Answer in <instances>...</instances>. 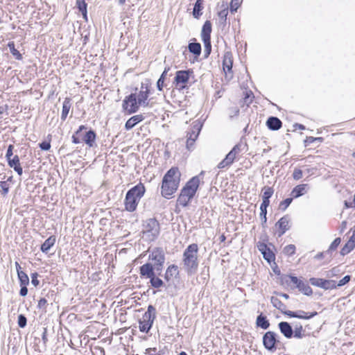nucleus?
<instances>
[{
    "label": "nucleus",
    "mask_w": 355,
    "mask_h": 355,
    "mask_svg": "<svg viewBox=\"0 0 355 355\" xmlns=\"http://www.w3.org/2000/svg\"><path fill=\"white\" fill-rule=\"evenodd\" d=\"M205 171H202L198 175L191 178L181 189L177 199V203L183 207H187L190 201L196 196V192L203 179Z\"/></svg>",
    "instance_id": "1"
},
{
    "label": "nucleus",
    "mask_w": 355,
    "mask_h": 355,
    "mask_svg": "<svg viewBox=\"0 0 355 355\" xmlns=\"http://www.w3.org/2000/svg\"><path fill=\"white\" fill-rule=\"evenodd\" d=\"M181 173L178 167L171 168L164 175L161 194L167 199H169L178 190L180 182Z\"/></svg>",
    "instance_id": "2"
},
{
    "label": "nucleus",
    "mask_w": 355,
    "mask_h": 355,
    "mask_svg": "<svg viewBox=\"0 0 355 355\" xmlns=\"http://www.w3.org/2000/svg\"><path fill=\"white\" fill-rule=\"evenodd\" d=\"M198 245L197 243L189 245L184 250L182 257L184 268L187 274L189 276L196 273L198 268Z\"/></svg>",
    "instance_id": "3"
},
{
    "label": "nucleus",
    "mask_w": 355,
    "mask_h": 355,
    "mask_svg": "<svg viewBox=\"0 0 355 355\" xmlns=\"http://www.w3.org/2000/svg\"><path fill=\"white\" fill-rule=\"evenodd\" d=\"M146 192V188L141 182L130 189L125 197V210L132 212L136 210L138 203Z\"/></svg>",
    "instance_id": "4"
},
{
    "label": "nucleus",
    "mask_w": 355,
    "mask_h": 355,
    "mask_svg": "<svg viewBox=\"0 0 355 355\" xmlns=\"http://www.w3.org/2000/svg\"><path fill=\"white\" fill-rule=\"evenodd\" d=\"M149 251L148 260L150 262H147L139 267V270H145L144 268L146 266H151L153 270H156L158 275H161V272L164 268V262L166 260L165 252L162 248L155 247Z\"/></svg>",
    "instance_id": "5"
},
{
    "label": "nucleus",
    "mask_w": 355,
    "mask_h": 355,
    "mask_svg": "<svg viewBox=\"0 0 355 355\" xmlns=\"http://www.w3.org/2000/svg\"><path fill=\"white\" fill-rule=\"evenodd\" d=\"M156 314L155 307L151 304L148 305L147 311L139 320V329L141 332L148 334L150 331L156 318Z\"/></svg>",
    "instance_id": "6"
},
{
    "label": "nucleus",
    "mask_w": 355,
    "mask_h": 355,
    "mask_svg": "<svg viewBox=\"0 0 355 355\" xmlns=\"http://www.w3.org/2000/svg\"><path fill=\"white\" fill-rule=\"evenodd\" d=\"M142 232L146 235L150 241L155 240L160 233V225L155 218L146 219L143 223Z\"/></svg>",
    "instance_id": "7"
},
{
    "label": "nucleus",
    "mask_w": 355,
    "mask_h": 355,
    "mask_svg": "<svg viewBox=\"0 0 355 355\" xmlns=\"http://www.w3.org/2000/svg\"><path fill=\"white\" fill-rule=\"evenodd\" d=\"M145 270H139L141 278L149 279L150 286L154 288H160L165 286L164 281L156 275V270H153L151 266H146Z\"/></svg>",
    "instance_id": "8"
},
{
    "label": "nucleus",
    "mask_w": 355,
    "mask_h": 355,
    "mask_svg": "<svg viewBox=\"0 0 355 355\" xmlns=\"http://www.w3.org/2000/svg\"><path fill=\"white\" fill-rule=\"evenodd\" d=\"M151 83L150 80L146 79L141 83L140 90L137 93V100L139 105L143 107H148L149 105L148 97L151 92Z\"/></svg>",
    "instance_id": "9"
},
{
    "label": "nucleus",
    "mask_w": 355,
    "mask_h": 355,
    "mask_svg": "<svg viewBox=\"0 0 355 355\" xmlns=\"http://www.w3.org/2000/svg\"><path fill=\"white\" fill-rule=\"evenodd\" d=\"M140 107L141 105H139L137 100V92L126 96L123 101L122 108L125 114H132L135 113Z\"/></svg>",
    "instance_id": "10"
},
{
    "label": "nucleus",
    "mask_w": 355,
    "mask_h": 355,
    "mask_svg": "<svg viewBox=\"0 0 355 355\" xmlns=\"http://www.w3.org/2000/svg\"><path fill=\"white\" fill-rule=\"evenodd\" d=\"M262 342L265 349L270 352H275L278 344L280 343L277 334L272 331H268L263 334Z\"/></svg>",
    "instance_id": "11"
},
{
    "label": "nucleus",
    "mask_w": 355,
    "mask_h": 355,
    "mask_svg": "<svg viewBox=\"0 0 355 355\" xmlns=\"http://www.w3.org/2000/svg\"><path fill=\"white\" fill-rule=\"evenodd\" d=\"M193 73V71L191 69L177 71L173 82V83L175 85V87L180 89L187 88V86L186 84L189 83L190 76Z\"/></svg>",
    "instance_id": "12"
},
{
    "label": "nucleus",
    "mask_w": 355,
    "mask_h": 355,
    "mask_svg": "<svg viewBox=\"0 0 355 355\" xmlns=\"http://www.w3.org/2000/svg\"><path fill=\"white\" fill-rule=\"evenodd\" d=\"M233 55L231 51H226L223 55V69L225 73V78L230 80L233 78Z\"/></svg>",
    "instance_id": "13"
},
{
    "label": "nucleus",
    "mask_w": 355,
    "mask_h": 355,
    "mask_svg": "<svg viewBox=\"0 0 355 355\" xmlns=\"http://www.w3.org/2000/svg\"><path fill=\"white\" fill-rule=\"evenodd\" d=\"M309 282L311 285L322 288L324 290H332L336 288L335 280L311 277L309 279Z\"/></svg>",
    "instance_id": "14"
},
{
    "label": "nucleus",
    "mask_w": 355,
    "mask_h": 355,
    "mask_svg": "<svg viewBox=\"0 0 355 355\" xmlns=\"http://www.w3.org/2000/svg\"><path fill=\"white\" fill-rule=\"evenodd\" d=\"M257 248L259 251L261 253L263 259L270 263L275 260V254L270 250V248L263 242H258L257 243Z\"/></svg>",
    "instance_id": "15"
},
{
    "label": "nucleus",
    "mask_w": 355,
    "mask_h": 355,
    "mask_svg": "<svg viewBox=\"0 0 355 355\" xmlns=\"http://www.w3.org/2000/svg\"><path fill=\"white\" fill-rule=\"evenodd\" d=\"M282 284L289 286L291 289L297 288L302 280L293 275H284L281 277Z\"/></svg>",
    "instance_id": "16"
},
{
    "label": "nucleus",
    "mask_w": 355,
    "mask_h": 355,
    "mask_svg": "<svg viewBox=\"0 0 355 355\" xmlns=\"http://www.w3.org/2000/svg\"><path fill=\"white\" fill-rule=\"evenodd\" d=\"M318 315L317 311L306 312L303 310H298L296 311H288L286 313V315L290 318H295L298 319L309 320Z\"/></svg>",
    "instance_id": "17"
},
{
    "label": "nucleus",
    "mask_w": 355,
    "mask_h": 355,
    "mask_svg": "<svg viewBox=\"0 0 355 355\" xmlns=\"http://www.w3.org/2000/svg\"><path fill=\"white\" fill-rule=\"evenodd\" d=\"M289 222L290 216L285 215L276 223L275 226L278 228L277 234L279 237L283 236L290 229Z\"/></svg>",
    "instance_id": "18"
},
{
    "label": "nucleus",
    "mask_w": 355,
    "mask_h": 355,
    "mask_svg": "<svg viewBox=\"0 0 355 355\" xmlns=\"http://www.w3.org/2000/svg\"><path fill=\"white\" fill-rule=\"evenodd\" d=\"M278 327L280 332L285 338L290 339L293 337V329L289 322L284 321L280 322L278 324Z\"/></svg>",
    "instance_id": "19"
},
{
    "label": "nucleus",
    "mask_w": 355,
    "mask_h": 355,
    "mask_svg": "<svg viewBox=\"0 0 355 355\" xmlns=\"http://www.w3.org/2000/svg\"><path fill=\"white\" fill-rule=\"evenodd\" d=\"M8 166L13 168L14 171L19 175H21L23 173V169L20 164V160L18 155H15L13 157L7 159Z\"/></svg>",
    "instance_id": "20"
},
{
    "label": "nucleus",
    "mask_w": 355,
    "mask_h": 355,
    "mask_svg": "<svg viewBox=\"0 0 355 355\" xmlns=\"http://www.w3.org/2000/svg\"><path fill=\"white\" fill-rule=\"evenodd\" d=\"M96 139V133L92 129H89L85 132L82 138L83 141L89 147H93L95 144Z\"/></svg>",
    "instance_id": "21"
},
{
    "label": "nucleus",
    "mask_w": 355,
    "mask_h": 355,
    "mask_svg": "<svg viewBox=\"0 0 355 355\" xmlns=\"http://www.w3.org/2000/svg\"><path fill=\"white\" fill-rule=\"evenodd\" d=\"M145 119L143 114H137L131 116L125 123V129L130 130L132 129L137 124L144 121Z\"/></svg>",
    "instance_id": "22"
},
{
    "label": "nucleus",
    "mask_w": 355,
    "mask_h": 355,
    "mask_svg": "<svg viewBox=\"0 0 355 355\" xmlns=\"http://www.w3.org/2000/svg\"><path fill=\"white\" fill-rule=\"evenodd\" d=\"M266 125L269 130L275 131L282 128V122L277 116H270L267 119Z\"/></svg>",
    "instance_id": "23"
},
{
    "label": "nucleus",
    "mask_w": 355,
    "mask_h": 355,
    "mask_svg": "<svg viewBox=\"0 0 355 355\" xmlns=\"http://www.w3.org/2000/svg\"><path fill=\"white\" fill-rule=\"evenodd\" d=\"M178 275L179 270L178 266L171 264L166 268L164 278L166 282H168L173 277H177Z\"/></svg>",
    "instance_id": "24"
},
{
    "label": "nucleus",
    "mask_w": 355,
    "mask_h": 355,
    "mask_svg": "<svg viewBox=\"0 0 355 355\" xmlns=\"http://www.w3.org/2000/svg\"><path fill=\"white\" fill-rule=\"evenodd\" d=\"M212 31L211 23L207 20L204 23L201 31L202 40H211V33Z\"/></svg>",
    "instance_id": "25"
},
{
    "label": "nucleus",
    "mask_w": 355,
    "mask_h": 355,
    "mask_svg": "<svg viewBox=\"0 0 355 355\" xmlns=\"http://www.w3.org/2000/svg\"><path fill=\"white\" fill-rule=\"evenodd\" d=\"M308 184H302L295 187L291 191V196L293 198H299L306 193V188Z\"/></svg>",
    "instance_id": "26"
},
{
    "label": "nucleus",
    "mask_w": 355,
    "mask_h": 355,
    "mask_svg": "<svg viewBox=\"0 0 355 355\" xmlns=\"http://www.w3.org/2000/svg\"><path fill=\"white\" fill-rule=\"evenodd\" d=\"M56 241V237L54 235L49 236L42 245L40 250L43 253L47 254Z\"/></svg>",
    "instance_id": "27"
},
{
    "label": "nucleus",
    "mask_w": 355,
    "mask_h": 355,
    "mask_svg": "<svg viewBox=\"0 0 355 355\" xmlns=\"http://www.w3.org/2000/svg\"><path fill=\"white\" fill-rule=\"evenodd\" d=\"M256 325L257 327H260L263 329H267L270 327V322L267 319V317L261 313L257 317Z\"/></svg>",
    "instance_id": "28"
},
{
    "label": "nucleus",
    "mask_w": 355,
    "mask_h": 355,
    "mask_svg": "<svg viewBox=\"0 0 355 355\" xmlns=\"http://www.w3.org/2000/svg\"><path fill=\"white\" fill-rule=\"evenodd\" d=\"M270 302L274 307L286 315V313L288 312V310H286V306L279 298L272 296L270 298Z\"/></svg>",
    "instance_id": "29"
},
{
    "label": "nucleus",
    "mask_w": 355,
    "mask_h": 355,
    "mask_svg": "<svg viewBox=\"0 0 355 355\" xmlns=\"http://www.w3.org/2000/svg\"><path fill=\"white\" fill-rule=\"evenodd\" d=\"M71 99L69 97L64 98V101L62 104V110L61 114V119L62 121H64L67 117V115L69 112L70 108L71 107Z\"/></svg>",
    "instance_id": "30"
},
{
    "label": "nucleus",
    "mask_w": 355,
    "mask_h": 355,
    "mask_svg": "<svg viewBox=\"0 0 355 355\" xmlns=\"http://www.w3.org/2000/svg\"><path fill=\"white\" fill-rule=\"evenodd\" d=\"M76 6L79 12H81L83 19L87 21V4L85 0H76Z\"/></svg>",
    "instance_id": "31"
},
{
    "label": "nucleus",
    "mask_w": 355,
    "mask_h": 355,
    "mask_svg": "<svg viewBox=\"0 0 355 355\" xmlns=\"http://www.w3.org/2000/svg\"><path fill=\"white\" fill-rule=\"evenodd\" d=\"M203 0H197L194 4L192 15L195 19H199L202 15Z\"/></svg>",
    "instance_id": "32"
},
{
    "label": "nucleus",
    "mask_w": 355,
    "mask_h": 355,
    "mask_svg": "<svg viewBox=\"0 0 355 355\" xmlns=\"http://www.w3.org/2000/svg\"><path fill=\"white\" fill-rule=\"evenodd\" d=\"M188 49L190 53L195 55V57H198L202 51L201 44L198 42H189Z\"/></svg>",
    "instance_id": "33"
},
{
    "label": "nucleus",
    "mask_w": 355,
    "mask_h": 355,
    "mask_svg": "<svg viewBox=\"0 0 355 355\" xmlns=\"http://www.w3.org/2000/svg\"><path fill=\"white\" fill-rule=\"evenodd\" d=\"M297 289L300 292L307 296H310L313 293L312 288L310 287V286L307 283L304 282L303 281L298 286Z\"/></svg>",
    "instance_id": "34"
},
{
    "label": "nucleus",
    "mask_w": 355,
    "mask_h": 355,
    "mask_svg": "<svg viewBox=\"0 0 355 355\" xmlns=\"http://www.w3.org/2000/svg\"><path fill=\"white\" fill-rule=\"evenodd\" d=\"M169 69H170L169 67L165 68L164 71L162 73L159 78L157 81V84H156L157 88L160 92L163 90L164 80L166 79L167 73L169 71Z\"/></svg>",
    "instance_id": "35"
},
{
    "label": "nucleus",
    "mask_w": 355,
    "mask_h": 355,
    "mask_svg": "<svg viewBox=\"0 0 355 355\" xmlns=\"http://www.w3.org/2000/svg\"><path fill=\"white\" fill-rule=\"evenodd\" d=\"M10 53L15 58L16 60H21L22 59V55L20 52L15 49L14 42H9L8 44Z\"/></svg>",
    "instance_id": "36"
},
{
    "label": "nucleus",
    "mask_w": 355,
    "mask_h": 355,
    "mask_svg": "<svg viewBox=\"0 0 355 355\" xmlns=\"http://www.w3.org/2000/svg\"><path fill=\"white\" fill-rule=\"evenodd\" d=\"M354 248L355 244L348 241L341 248L340 253L342 256H345L352 252Z\"/></svg>",
    "instance_id": "37"
},
{
    "label": "nucleus",
    "mask_w": 355,
    "mask_h": 355,
    "mask_svg": "<svg viewBox=\"0 0 355 355\" xmlns=\"http://www.w3.org/2000/svg\"><path fill=\"white\" fill-rule=\"evenodd\" d=\"M341 242V239L340 237L336 238L332 243L330 244L329 249L326 250V252L329 254V259H331V253L333 251H335Z\"/></svg>",
    "instance_id": "38"
},
{
    "label": "nucleus",
    "mask_w": 355,
    "mask_h": 355,
    "mask_svg": "<svg viewBox=\"0 0 355 355\" xmlns=\"http://www.w3.org/2000/svg\"><path fill=\"white\" fill-rule=\"evenodd\" d=\"M304 331L302 324H295V329H293V337L296 338H302L304 336L303 332Z\"/></svg>",
    "instance_id": "39"
},
{
    "label": "nucleus",
    "mask_w": 355,
    "mask_h": 355,
    "mask_svg": "<svg viewBox=\"0 0 355 355\" xmlns=\"http://www.w3.org/2000/svg\"><path fill=\"white\" fill-rule=\"evenodd\" d=\"M17 276L19 282V285L25 286L29 284V277L26 272H19Z\"/></svg>",
    "instance_id": "40"
},
{
    "label": "nucleus",
    "mask_w": 355,
    "mask_h": 355,
    "mask_svg": "<svg viewBox=\"0 0 355 355\" xmlns=\"http://www.w3.org/2000/svg\"><path fill=\"white\" fill-rule=\"evenodd\" d=\"M204 43V58H207L211 52V40H202Z\"/></svg>",
    "instance_id": "41"
},
{
    "label": "nucleus",
    "mask_w": 355,
    "mask_h": 355,
    "mask_svg": "<svg viewBox=\"0 0 355 355\" xmlns=\"http://www.w3.org/2000/svg\"><path fill=\"white\" fill-rule=\"evenodd\" d=\"M228 14L227 9H223L218 12V15L220 19V24L225 26L227 22V16Z\"/></svg>",
    "instance_id": "42"
},
{
    "label": "nucleus",
    "mask_w": 355,
    "mask_h": 355,
    "mask_svg": "<svg viewBox=\"0 0 355 355\" xmlns=\"http://www.w3.org/2000/svg\"><path fill=\"white\" fill-rule=\"evenodd\" d=\"M254 97L253 92L251 90L245 91V96L243 98V103L248 106L252 103Z\"/></svg>",
    "instance_id": "43"
},
{
    "label": "nucleus",
    "mask_w": 355,
    "mask_h": 355,
    "mask_svg": "<svg viewBox=\"0 0 355 355\" xmlns=\"http://www.w3.org/2000/svg\"><path fill=\"white\" fill-rule=\"evenodd\" d=\"M293 198H287L284 200H282L279 205V209L284 211L288 208V207L291 204Z\"/></svg>",
    "instance_id": "44"
},
{
    "label": "nucleus",
    "mask_w": 355,
    "mask_h": 355,
    "mask_svg": "<svg viewBox=\"0 0 355 355\" xmlns=\"http://www.w3.org/2000/svg\"><path fill=\"white\" fill-rule=\"evenodd\" d=\"M0 188L1 189L0 191L1 194L3 196H6L8 193L10 189L8 181H0Z\"/></svg>",
    "instance_id": "45"
},
{
    "label": "nucleus",
    "mask_w": 355,
    "mask_h": 355,
    "mask_svg": "<svg viewBox=\"0 0 355 355\" xmlns=\"http://www.w3.org/2000/svg\"><path fill=\"white\" fill-rule=\"evenodd\" d=\"M260 214H259V216H260V218H261V226L263 228H266L267 226H266V223H267V209H262V208H260Z\"/></svg>",
    "instance_id": "46"
},
{
    "label": "nucleus",
    "mask_w": 355,
    "mask_h": 355,
    "mask_svg": "<svg viewBox=\"0 0 355 355\" xmlns=\"http://www.w3.org/2000/svg\"><path fill=\"white\" fill-rule=\"evenodd\" d=\"M201 127H202V125L200 126L198 125V124L193 125L191 132H187V138L188 137L193 138L195 137V135H197V137H198L199 135V132L200 131Z\"/></svg>",
    "instance_id": "47"
},
{
    "label": "nucleus",
    "mask_w": 355,
    "mask_h": 355,
    "mask_svg": "<svg viewBox=\"0 0 355 355\" xmlns=\"http://www.w3.org/2000/svg\"><path fill=\"white\" fill-rule=\"evenodd\" d=\"M262 191H263L262 198H270L274 193L273 188L268 186L264 187Z\"/></svg>",
    "instance_id": "48"
},
{
    "label": "nucleus",
    "mask_w": 355,
    "mask_h": 355,
    "mask_svg": "<svg viewBox=\"0 0 355 355\" xmlns=\"http://www.w3.org/2000/svg\"><path fill=\"white\" fill-rule=\"evenodd\" d=\"M17 324L20 328H24L27 325V318L24 314L18 315Z\"/></svg>",
    "instance_id": "49"
},
{
    "label": "nucleus",
    "mask_w": 355,
    "mask_h": 355,
    "mask_svg": "<svg viewBox=\"0 0 355 355\" xmlns=\"http://www.w3.org/2000/svg\"><path fill=\"white\" fill-rule=\"evenodd\" d=\"M284 253L286 255L291 256L295 252V246L293 244H289L284 247Z\"/></svg>",
    "instance_id": "50"
},
{
    "label": "nucleus",
    "mask_w": 355,
    "mask_h": 355,
    "mask_svg": "<svg viewBox=\"0 0 355 355\" xmlns=\"http://www.w3.org/2000/svg\"><path fill=\"white\" fill-rule=\"evenodd\" d=\"M247 146V144H241V143H239L237 144H236L233 148L232 149L230 150L231 152H233L234 154H235L236 155L239 153L242 150H243V148Z\"/></svg>",
    "instance_id": "51"
},
{
    "label": "nucleus",
    "mask_w": 355,
    "mask_h": 355,
    "mask_svg": "<svg viewBox=\"0 0 355 355\" xmlns=\"http://www.w3.org/2000/svg\"><path fill=\"white\" fill-rule=\"evenodd\" d=\"M47 305H48V303H47L46 299L44 297H42L38 302L37 309H42V311L46 312Z\"/></svg>",
    "instance_id": "52"
},
{
    "label": "nucleus",
    "mask_w": 355,
    "mask_h": 355,
    "mask_svg": "<svg viewBox=\"0 0 355 355\" xmlns=\"http://www.w3.org/2000/svg\"><path fill=\"white\" fill-rule=\"evenodd\" d=\"M351 279V276L349 275H345L342 279L338 283L336 282V288L341 287L347 284Z\"/></svg>",
    "instance_id": "53"
},
{
    "label": "nucleus",
    "mask_w": 355,
    "mask_h": 355,
    "mask_svg": "<svg viewBox=\"0 0 355 355\" xmlns=\"http://www.w3.org/2000/svg\"><path fill=\"white\" fill-rule=\"evenodd\" d=\"M42 340L43 342V348L44 349H46V343L48 342V337H47V329L46 327L43 328V331L42 334Z\"/></svg>",
    "instance_id": "54"
},
{
    "label": "nucleus",
    "mask_w": 355,
    "mask_h": 355,
    "mask_svg": "<svg viewBox=\"0 0 355 355\" xmlns=\"http://www.w3.org/2000/svg\"><path fill=\"white\" fill-rule=\"evenodd\" d=\"M235 158L236 155L234 154L233 152L230 151L224 159L227 162V163H229L231 165L233 163Z\"/></svg>",
    "instance_id": "55"
},
{
    "label": "nucleus",
    "mask_w": 355,
    "mask_h": 355,
    "mask_svg": "<svg viewBox=\"0 0 355 355\" xmlns=\"http://www.w3.org/2000/svg\"><path fill=\"white\" fill-rule=\"evenodd\" d=\"M38 276L39 275L36 272L31 274V283L35 287L40 284V281L37 279Z\"/></svg>",
    "instance_id": "56"
},
{
    "label": "nucleus",
    "mask_w": 355,
    "mask_h": 355,
    "mask_svg": "<svg viewBox=\"0 0 355 355\" xmlns=\"http://www.w3.org/2000/svg\"><path fill=\"white\" fill-rule=\"evenodd\" d=\"M293 179L298 180L302 178V171L300 168H295L293 173Z\"/></svg>",
    "instance_id": "57"
},
{
    "label": "nucleus",
    "mask_w": 355,
    "mask_h": 355,
    "mask_svg": "<svg viewBox=\"0 0 355 355\" xmlns=\"http://www.w3.org/2000/svg\"><path fill=\"white\" fill-rule=\"evenodd\" d=\"M39 146L42 150L47 151L51 148L50 141H44L39 144Z\"/></svg>",
    "instance_id": "58"
},
{
    "label": "nucleus",
    "mask_w": 355,
    "mask_h": 355,
    "mask_svg": "<svg viewBox=\"0 0 355 355\" xmlns=\"http://www.w3.org/2000/svg\"><path fill=\"white\" fill-rule=\"evenodd\" d=\"M13 149H14V146L12 144H10L8 146L6 154V159H9V158L12 157V156L13 155Z\"/></svg>",
    "instance_id": "59"
},
{
    "label": "nucleus",
    "mask_w": 355,
    "mask_h": 355,
    "mask_svg": "<svg viewBox=\"0 0 355 355\" xmlns=\"http://www.w3.org/2000/svg\"><path fill=\"white\" fill-rule=\"evenodd\" d=\"M196 139H197V135H195V137L193 138H191V137H188L187 138V148L189 150L191 149V148L193 146L194 142H195Z\"/></svg>",
    "instance_id": "60"
},
{
    "label": "nucleus",
    "mask_w": 355,
    "mask_h": 355,
    "mask_svg": "<svg viewBox=\"0 0 355 355\" xmlns=\"http://www.w3.org/2000/svg\"><path fill=\"white\" fill-rule=\"evenodd\" d=\"M270 205V198H262V202L260 205V208L267 209Z\"/></svg>",
    "instance_id": "61"
},
{
    "label": "nucleus",
    "mask_w": 355,
    "mask_h": 355,
    "mask_svg": "<svg viewBox=\"0 0 355 355\" xmlns=\"http://www.w3.org/2000/svg\"><path fill=\"white\" fill-rule=\"evenodd\" d=\"M27 286L28 285H20V291H19V295L21 296V297H25L28 294V288H27Z\"/></svg>",
    "instance_id": "62"
},
{
    "label": "nucleus",
    "mask_w": 355,
    "mask_h": 355,
    "mask_svg": "<svg viewBox=\"0 0 355 355\" xmlns=\"http://www.w3.org/2000/svg\"><path fill=\"white\" fill-rule=\"evenodd\" d=\"M230 117L232 119L234 116H237L239 114V109L238 107H232L230 109Z\"/></svg>",
    "instance_id": "63"
},
{
    "label": "nucleus",
    "mask_w": 355,
    "mask_h": 355,
    "mask_svg": "<svg viewBox=\"0 0 355 355\" xmlns=\"http://www.w3.org/2000/svg\"><path fill=\"white\" fill-rule=\"evenodd\" d=\"M239 7V4L238 2L234 3V0L231 1V3H230V11H231V12H236Z\"/></svg>",
    "instance_id": "64"
}]
</instances>
